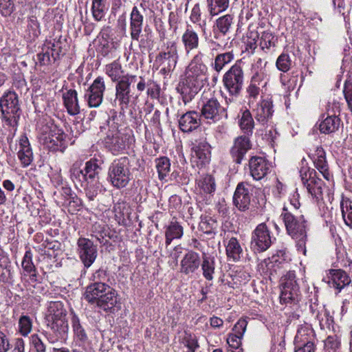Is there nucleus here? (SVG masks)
<instances>
[{
	"label": "nucleus",
	"instance_id": "a19ab883",
	"mask_svg": "<svg viewBox=\"0 0 352 352\" xmlns=\"http://www.w3.org/2000/svg\"><path fill=\"white\" fill-rule=\"evenodd\" d=\"M201 265L204 277L208 280H212L214 278L213 275L215 271L214 257L204 254Z\"/></svg>",
	"mask_w": 352,
	"mask_h": 352
},
{
	"label": "nucleus",
	"instance_id": "3c124183",
	"mask_svg": "<svg viewBox=\"0 0 352 352\" xmlns=\"http://www.w3.org/2000/svg\"><path fill=\"white\" fill-rule=\"evenodd\" d=\"M229 0H207L208 10L212 16L218 15L227 10Z\"/></svg>",
	"mask_w": 352,
	"mask_h": 352
},
{
	"label": "nucleus",
	"instance_id": "2f4dec72",
	"mask_svg": "<svg viewBox=\"0 0 352 352\" xmlns=\"http://www.w3.org/2000/svg\"><path fill=\"white\" fill-rule=\"evenodd\" d=\"M63 104L67 113L76 116L80 113L78 94L75 89H69L63 94Z\"/></svg>",
	"mask_w": 352,
	"mask_h": 352
},
{
	"label": "nucleus",
	"instance_id": "09e8293b",
	"mask_svg": "<svg viewBox=\"0 0 352 352\" xmlns=\"http://www.w3.org/2000/svg\"><path fill=\"white\" fill-rule=\"evenodd\" d=\"M315 318L318 320L321 329H329L333 322V318L331 315L330 311L323 305L320 306V311L317 312Z\"/></svg>",
	"mask_w": 352,
	"mask_h": 352
},
{
	"label": "nucleus",
	"instance_id": "f257e3e1",
	"mask_svg": "<svg viewBox=\"0 0 352 352\" xmlns=\"http://www.w3.org/2000/svg\"><path fill=\"white\" fill-rule=\"evenodd\" d=\"M47 330L43 334L51 344L63 342L67 338V311L60 301L50 302L45 316Z\"/></svg>",
	"mask_w": 352,
	"mask_h": 352
},
{
	"label": "nucleus",
	"instance_id": "a18cd8bd",
	"mask_svg": "<svg viewBox=\"0 0 352 352\" xmlns=\"http://www.w3.org/2000/svg\"><path fill=\"white\" fill-rule=\"evenodd\" d=\"M197 185L201 193L212 195L216 190L214 178L209 175L202 176L198 181Z\"/></svg>",
	"mask_w": 352,
	"mask_h": 352
},
{
	"label": "nucleus",
	"instance_id": "20e7f679",
	"mask_svg": "<svg viewBox=\"0 0 352 352\" xmlns=\"http://www.w3.org/2000/svg\"><path fill=\"white\" fill-rule=\"evenodd\" d=\"M287 233L295 241L297 251L306 255L309 223L302 214L296 215L284 207L280 214Z\"/></svg>",
	"mask_w": 352,
	"mask_h": 352
},
{
	"label": "nucleus",
	"instance_id": "423d86ee",
	"mask_svg": "<svg viewBox=\"0 0 352 352\" xmlns=\"http://www.w3.org/2000/svg\"><path fill=\"white\" fill-rule=\"evenodd\" d=\"M136 82L135 75L127 74L123 76L116 85L115 102H118L120 109V113L124 114L126 109L135 107L140 96V93H135L132 86Z\"/></svg>",
	"mask_w": 352,
	"mask_h": 352
},
{
	"label": "nucleus",
	"instance_id": "a878e982",
	"mask_svg": "<svg viewBox=\"0 0 352 352\" xmlns=\"http://www.w3.org/2000/svg\"><path fill=\"white\" fill-rule=\"evenodd\" d=\"M144 16L137 6H133L130 14V35L132 40L139 41L142 31Z\"/></svg>",
	"mask_w": 352,
	"mask_h": 352
},
{
	"label": "nucleus",
	"instance_id": "052dcab7",
	"mask_svg": "<svg viewBox=\"0 0 352 352\" xmlns=\"http://www.w3.org/2000/svg\"><path fill=\"white\" fill-rule=\"evenodd\" d=\"M19 332L23 336H27L32 328V322L28 316H21L19 320Z\"/></svg>",
	"mask_w": 352,
	"mask_h": 352
},
{
	"label": "nucleus",
	"instance_id": "864d4df0",
	"mask_svg": "<svg viewBox=\"0 0 352 352\" xmlns=\"http://www.w3.org/2000/svg\"><path fill=\"white\" fill-rule=\"evenodd\" d=\"M200 230L206 234L213 237L215 234V230L217 227V222L212 217H202L199 224Z\"/></svg>",
	"mask_w": 352,
	"mask_h": 352
},
{
	"label": "nucleus",
	"instance_id": "f8f14e48",
	"mask_svg": "<svg viewBox=\"0 0 352 352\" xmlns=\"http://www.w3.org/2000/svg\"><path fill=\"white\" fill-rule=\"evenodd\" d=\"M76 252L85 268H89L98 257V245L91 239L80 236L77 239Z\"/></svg>",
	"mask_w": 352,
	"mask_h": 352
},
{
	"label": "nucleus",
	"instance_id": "774afa93",
	"mask_svg": "<svg viewBox=\"0 0 352 352\" xmlns=\"http://www.w3.org/2000/svg\"><path fill=\"white\" fill-rule=\"evenodd\" d=\"M294 352H316V342L294 343Z\"/></svg>",
	"mask_w": 352,
	"mask_h": 352
},
{
	"label": "nucleus",
	"instance_id": "37998d69",
	"mask_svg": "<svg viewBox=\"0 0 352 352\" xmlns=\"http://www.w3.org/2000/svg\"><path fill=\"white\" fill-rule=\"evenodd\" d=\"M239 126L244 135L250 138L253 132L254 122L250 111L248 109L243 111L239 120Z\"/></svg>",
	"mask_w": 352,
	"mask_h": 352
},
{
	"label": "nucleus",
	"instance_id": "338daca9",
	"mask_svg": "<svg viewBox=\"0 0 352 352\" xmlns=\"http://www.w3.org/2000/svg\"><path fill=\"white\" fill-rule=\"evenodd\" d=\"M258 37L259 34L257 32L251 31L248 33L247 38L245 41L247 50H254L256 48Z\"/></svg>",
	"mask_w": 352,
	"mask_h": 352
},
{
	"label": "nucleus",
	"instance_id": "e2e57ef3",
	"mask_svg": "<svg viewBox=\"0 0 352 352\" xmlns=\"http://www.w3.org/2000/svg\"><path fill=\"white\" fill-rule=\"evenodd\" d=\"M14 10L13 0H0V13L3 16H10Z\"/></svg>",
	"mask_w": 352,
	"mask_h": 352
},
{
	"label": "nucleus",
	"instance_id": "49530a36",
	"mask_svg": "<svg viewBox=\"0 0 352 352\" xmlns=\"http://www.w3.org/2000/svg\"><path fill=\"white\" fill-rule=\"evenodd\" d=\"M190 20L192 23L197 24L201 28V31L205 32L207 25L206 16L202 18V13L199 3H196L192 7L190 15Z\"/></svg>",
	"mask_w": 352,
	"mask_h": 352
},
{
	"label": "nucleus",
	"instance_id": "f03ea898",
	"mask_svg": "<svg viewBox=\"0 0 352 352\" xmlns=\"http://www.w3.org/2000/svg\"><path fill=\"white\" fill-rule=\"evenodd\" d=\"M202 54L195 55L187 67L185 78L182 81L180 91L184 102L191 100L204 86L206 80L207 66L202 62Z\"/></svg>",
	"mask_w": 352,
	"mask_h": 352
},
{
	"label": "nucleus",
	"instance_id": "cd10ccee",
	"mask_svg": "<svg viewBox=\"0 0 352 352\" xmlns=\"http://www.w3.org/2000/svg\"><path fill=\"white\" fill-rule=\"evenodd\" d=\"M181 41L187 55L189 54L191 51L197 50L199 47V35L190 25L187 26L186 30L182 35Z\"/></svg>",
	"mask_w": 352,
	"mask_h": 352
},
{
	"label": "nucleus",
	"instance_id": "f3484780",
	"mask_svg": "<svg viewBox=\"0 0 352 352\" xmlns=\"http://www.w3.org/2000/svg\"><path fill=\"white\" fill-rule=\"evenodd\" d=\"M192 157L197 166L208 164L210 158V146L205 137L195 140L192 147Z\"/></svg>",
	"mask_w": 352,
	"mask_h": 352
},
{
	"label": "nucleus",
	"instance_id": "473e14b6",
	"mask_svg": "<svg viewBox=\"0 0 352 352\" xmlns=\"http://www.w3.org/2000/svg\"><path fill=\"white\" fill-rule=\"evenodd\" d=\"M17 156L23 167L28 166L33 160L32 150L26 136H22L20 139Z\"/></svg>",
	"mask_w": 352,
	"mask_h": 352
},
{
	"label": "nucleus",
	"instance_id": "7ed1b4c3",
	"mask_svg": "<svg viewBox=\"0 0 352 352\" xmlns=\"http://www.w3.org/2000/svg\"><path fill=\"white\" fill-rule=\"evenodd\" d=\"M83 296L89 304L106 312H111L114 310L118 302L117 292L105 283H92L88 285Z\"/></svg>",
	"mask_w": 352,
	"mask_h": 352
},
{
	"label": "nucleus",
	"instance_id": "58836bf2",
	"mask_svg": "<svg viewBox=\"0 0 352 352\" xmlns=\"http://www.w3.org/2000/svg\"><path fill=\"white\" fill-rule=\"evenodd\" d=\"M72 326L74 334V338L78 342V345H84L88 340L86 331L80 322L78 317L74 314L72 318Z\"/></svg>",
	"mask_w": 352,
	"mask_h": 352
},
{
	"label": "nucleus",
	"instance_id": "8fccbe9b",
	"mask_svg": "<svg viewBox=\"0 0 352 352\" xmlns=\"http://www.w3.org/2000/svg\"><path fill=\"white\" fill-rule=\"evenodd\" d=\"M340 209L345 224L352 229V200L342 198L340 201Z\"/></svg>",
	"mask_w": 352,
	"mask_h": 352
},
{
	"label": "nucleus",
	"instance_id": "72a5a7b5",
	"mask_svg": "<svg viewBox=\"0 0 352 352\" xmlns=\"http://www.w3.org/2000/svg\"><path fill=\"white\" fill-rule=\"evenodd\" d=\"M87 184H99V174L102 170L99 160L92 158L85 163L84 167Z\"/></svg>",
	"mask_w": 352,
	"mask_h": 352
},
{
	"label": "nucleus",
	"instance_id": "ddd939ff",
	"mask_svg": "<svg viewBox=\"0 0 352 352\" xmlns=\"http://www.w3.org/2000/svg\"><path fill=\"white\" fill-rule=\"evenodd\" d=\"M201 113L209 122L212 123L228 118L227 108L222 106L215 98L203 99Z\"/></svg>",
	"mask_w": 352,
	"mask_h": 352
},
{
	"label": "nucleus",
	"instance_id": "0eeeda50",
	"mask_svg": "<svg viewBox=\"0 0 352 352\" xmlns=\"http://www.w3.org/2000/svg\"><path fill=\"white\" fill-rule=\"evenodd\" d=\"M1 120L6 125L16 128L21 116L19 97L12 91H6L0 98Z\"/></svg>",
	"mask_w": 352,
	"mask_h": 352
},
{
	"label": "nucleus",
	"instance_id": "dca6fc26",
	"mask_svg": "<svg viewBox=\"0 0 352 352\" xmlns=\"http://www.w3.org/2000/svg\"><path fill=\"white\" fill-rule=\"evenodd\" d=\"M106 148L113 155H118L127 146L126 136L116 126L109 130L104 141Z\"/></svg>",
	"mask_w": 352,
	"mask_h": 352
},
{
	"label": "nucleus",
	"instance_id": "c03bdc74",
	"mask_svg": "<svg viewBox=\"0 0 352 352\" xmlns=\"http://www.w3.org/2000/svg\"><path fill=\"white\" fill-rule=\"evenodd\" d=\"M70 177L73 182L77 186H87V181L85 174L84 168H82L79 164L75 163L70 168Z\"/></svg>",
	"mask_w": 352,
	"mask_h": 352
},
{
	"label": "nucleus",
	"instance_id": "bf43d9fd",
	"mask_svg": "<svg viewBox=\"0 0 352 352\" xmlns=\"http://www.w3.org/2000/svg\"><path fill=\"white\" fill-rule=\"evenodd\" d=\"M293 61L289 54L283 52L277 58L276 62V67L283 72H288L292 67Z\"/></svg>",
	"mask_w": 352,
	"mask_h": 352
},
{
	"label": "nucleus",
	"instance_id": "7c9ffc66",
	"mask_svg": "<svg viewBox=\"0 0 352 352\" xmlns=\"http://www.w3.org/2000/svg\"><path fill=\"white\" fill-rule=\"evenodd\" d=\"M331 278L329 285L340 292L344 287L349 285L351 278L348 274L342 270H331L329 272Z\"/></svg>",
	"mask_w": 352,
	"mask_h": 352
},
{
	"label": "nucleus",
	"instance_id": "b1692460",
	"mask_svg": "<svg viewBox=\"0 0 352 352\" xmlns=\"http://www.w3.org/2000/svg\"><path fill=\"white\" fill-rule=\"evenodd\" d=\"M200 264L199 254L194 251L190 250L185 254L181 261L180 271L186 275L194 273L199 269Z\"/></svg>",
	"mask_w": 352,
	"mask_h": 352
},
{
	"label": "nucleus",
	"instance_id": "4d7b16f0",
	"mask_svg": "<svg viewBox=\"0 0 352 352\" xmlns=\"http://www.w3.org/2000/svg\"><path fill=\"white\" fill-rule=\"evenodd\" d=\"M314 162L316 168L322 174L324 178L328 179L329 174L325 158V153L322 149L317 151V157L314 159Z\"/></svg>",
	"mask_w": 352,
	"mask_h": 352
},
{
	"label": "nucleus",
	"instance_id": "6e6d98bb",
	"mask_svg": "<svg viewBox=\"0 0 352 352\" xmlns=\"http://www.w3.org/2000/svg\"><path fill=\"white\" fill-rule=\"evenodd\" d=\"M159 179L163 180L170 173V162L168 157H162L155 160Z\"/></svg>",
	"mask_w": 352,
	"mask_h": 352
},
{
	"label": "nucleus",
	"instance_id": "603ef678",
	"mask_svg": "<svg viewBox=\"0 0 352 352\" xmlns=\"http://www.w3.org/2000/svg\"><path fill=\"white\" fill-rule=\"evenodd\" d=\"M22 267L24 271L30 274L32 280H36V270L32 262V254L30 250L25 252L23 258Z\"/></svg>",
	"mask_w": 352,
	"mask_h": 352
},
{
	"label": "nucleus",
	"instance_id": "4c0bfd02",
	"mask_svg": "<svg viewBox=\"0 0 352 352\" xmlns=\"http://www.w3.org/2000/svg\"><path fill=\"white\" fill-rule=\"evenodd\" d=\"M226 252L228 259L234 262L240 261L243 254V249L235 237L229 239L226 247Z\"/></svg>",
	"mask_w": 352,
	"mask_h": 352
},
{
	"label": "nucleus",
	"instance_id": "69168bd1",
	"mask_svg": "<svg viewBox=\"0 0 352 352\" xmlns=\"http://www.w3.org/2000/svg\"><path fill=\"white\" fill-rule=\"evenodd\" d=\"M263 60L258 58V60L252 66V72L253 79L263 80L264 76L263 67Z\"/></svg>",
	"mask_w": 352,
	"mask_h": 352
},
{
	"label": "nucleus",
	"instance_id": "c756f323",
	"mask_svg": "<svg viewBox=\"0 0 352 352\" xmlns=\"http://www.w3.org/2000/svg\"><path fill=\"white\" fill-rule=\"evenodd\" d=\"M316 342L317 338L311 324L304 322L298 325L294 343Z\"/></svg>",
	"mask_w": 352,
	"mask_h": 352
},
{
	"label": "nucleus",
	"instance_id": "f704fd0d",
	"mask_svg": "<svg viewBox=\"0 0 352 352\" xmlns=\"http://www.w3.org/2000/svg\"><path fill=\"white\" fill-rule=\"evenodd\" d=\"M233 15L228 14L216 20L214 30L215 38H219L221 35L225 36L230 32L233 24Z\"/></svg>",
	"mask_w": 352,
	"mask_h": 352
},
{
	"label": "nucleus",
	"instance_id": "bb28decb",
	"mask_svg": "<svg viewBox=\"0 0 352 352\" xmlns=\"http://www.w3.org/2000/svg\"><path fill=\"white\" fill-rule=\"evenodd\" d=\"M305 186L308 192L317 201L322 199L324 183L318 177L316 171H311L309 179H308L307 184Z\"/></svg>",
	"mask_w": 352,
	"mask_h": 352
},
{
	"label": "nucleus",
	"instance_id": "79ce46f5",
	"mask_svg": "<svg viewBox=\"0 0 352 352\" xmlns=\"http://www.w3.org/2000/svg\"><path fill=\"white\" fill-rule=\"evenodd\" d=\"M261 80H262L251 78V81L246 88V98H248L249 107H252V104H254L255 102H257L261 91L259 84Z\"/></svg>",
	"mask_w": 352,
	"mask_h": 352
},
{
	"label": "nucleus",
	"instance_id": "680f3d73",
	"mask_svg": "<svg viewBox=\"0 0 352 352\" xmlns=\"http://www.w3.org/2000/svg\"><path fill=\"white\" fill-rule=\"evenodd\" d=\"M277 38H275L274 34L269 31H265L262 33L261 36V42L260 45L261 47L264 49H270L271 47L275 46V43L276 42Z\"/></svg>",
	"mask_w": 352,
	"mask_h": 352
},
{
	"label": "nucleus",
	"instance_id": "6ab92c4d",
	"mask_svg": "<svg viewBox=\"0 0 352 352\" xmlns=\"http://www.w3.org/2000/svg\"><path fill=\"white\" fill-rule=\"evenodd\" d=\"M249 169L251 176L255 180H261L271 172L272 165L265 157L252 156L249 160Z\"/></svg>",
	"mask_w": 352,
	"mask_h": 352
},
{
	"label": "nucleus",
	"instance_id": "5701e85b",
	"mask_svg": "<svg viewBox=\"0 0 352 352\" xmlns=\"http://www.w3.org/2000/svg\"><path fill=\"white\" fill-rule=\"evenodd\" d=\"M179 128L184 133H190L200 126L199 115L197 112L188 111L181 116L179 119Z\"/></svg>",
	"mask_w": 352,
	"mask_h": 352
},
{
	"label": "nucleus",
	"instance_id": "393cba45",
	"mask_svg": "<svg viewBox=\"0 0 352 352\" xmlns=\"http://www.w3.org/2000/svg\"><path fill=\"white\" fill-rule=\"evenodd\" d=\"M60 52L54 43L45 45L41 52L37 54V60L41 65H48L59 58Z\"/></svg>",
	"mask_w": 352,
	"mask_h": 352
},
{
	"label": "nucleus",
	"instance_id": "5fc2aeb1",
	"mask_svg": "<svg viewBox=\"0 0 352 352\" xmlns=\"http://www.w3.org/2000/svg\"><path fill=\"white\" fill-rule=\"evenodd\" d=\"M106 74L113 82H118L124 76L121 64L118 61H113L106 66Z\"/></svg>",
	"mask_w": 352,
	"mask_h": 352
},
{
	"label": "nucleus",
	"instance_id": "4468645a",
	"mask_svg": "<svg viewBox=\"0 0 352 352\" xmlns=\"http://www.w3.org/2000/svg\"><path fill=\"white\" fill-rule=\"evenodd\" d=\"M67 135L56 125L50 127V133L43 139V145L52 152H63L67 147Z\"/></svg>",
	"mask_w": 352,
	"mask_h": 352
},
{
	"label": "nucleus",
	"instance_id": "13d9d810",
	"mask_svg": "<svg viewBox=\"0 0 352 352\" xmlns=\"http://www.w3.org/2000/svg\"><path fill=\"white\" fill-rule=\"evenodd\" d=\"M27 32L31 39L37 38L41 33L40 24L36 16H31L28 19Z\"/></svg>",
	"mask_w": 352,
	"mask_h": 352
},
{
	"label": "nucleus",
	"instance_id": "9d476101",
	"mask_svg": "<svg viewBox=\"0 0 352 352\" xmlns=\"http://www.w3.org/2000/svg\"><path fill=\"white\" fill-rule=\"evenodd\" d=\"M178 59L177 43L175 41H167L156 56L155 60L162 66L160 72L168 75L175 70Z\"/></svg>",
	"mask_w": 352,
	"mask_h": 352
},
{
	"label": "nucleus",
	"instance_id": "39448f33",
	"mask_svg": "<svg viewBox=\"0 0 352 352\" xmlns=\"http://www.w3.org/2000/svg\"><path fill=\"white\" fill-rule=\"evenodd\" d=\"M135 158L131 156H123L115 159L109 165L107 173V181L116 189H122L128 186L133 179L131 172Z\"/></svg>",
	"mask_w": 352,
	"mask_h": 352
},
{
	"label": "nucleus",
	"instance_id": "6e6552de",
	"mask_svg": "<svg viewBox=\"0 0 352 352\" xmlns=\"http://www.w3.org/2000/svg\"><path fill=\"white\" fill-rule=\"evenodd\" d=\"M300 299V292L294 271L289 270L280 279V302L281 304L296 305Z\"/></svg>",
	"mask_w": 352,
	"mask_h": 352
},
{
	"label": "nucleus",
	"instance_id": "de8ad7c7",
	"mask_svg": "<svg viewBox=\"0 0 352 352\" xmlns=\"http://www.w3.org/2000/svg\"><path fill=\"white\" fill-rule=\"evenodd\" d=\"M234 57L232 52L219 54L215 57L214 63L212 64V67L219 74L226 65L232 61Z\"/></svg>",
	"mask_w": 352,
	"mask_h": 352
},
{
	"label": "nucleus",
	"instance_id": "e433bc0d",
	"mask_svg": "<svg viewBox=\"0 0 352 352\" xmlns=\"http://www.w3.org/2000/svg\"><path fill=\"white\" fill-rule=\"evenodd\" d=\"M184 234L183 227L175 219L172 221L167 226L165 230L166 245H169L173 239L182 238Z\"/></svg>",
	"mask_w": 352,
	"mask_h": 352
},
{
	"label": "nucleus",
	"instance_id": "aec40b11",
	"mask_svg": "<svg viewBox=\"0 0 352 352\" xmlns=\"http://www.w3.org/2000/svg\"><path fill=\"white\" fill-rule=\"evenodd\" d=\"M254 113L256 120L265 124L272 116L274 113L273 102L270 97H261L259 102H255L250 107Z\"/></svg>",
	"mask_w": 352,
	"mask_h": 352
},
{
	"label": "nucleus",
	"instance_id": "c85d7f7f",
	"mask_svg": "<svg viewBox=\"0 0 352 352\" xmlns=\"http://www.w3.org/2000/svg\"><path fill=\"white\" fill-rule=\"evenodd\" d=\"M272 259L271 265H267V269L270 271V276L281 274V270L287 269L289 265V262L291 261L286 252L283 250L279 251L277 255L273 256Z\"/></svg>",
	"mask_w": 352,
	"mask_h": 352
},
{
	"label": "nucleus",
	"instance_id": "2eb2a0df",
	"mask_svg": "<svg viewBox=\"0 0 352 352\" xmlns=\"http://www.w3.org/2000/svg\"><path fill=\"white\" fill-rule=\"evenodd\" d=\"M106 89L104 78L98 76L86 90L84 98L89 107H98L102 102Z\"/></svg>",
	"mask_w": 352,
	"mask_h": 352
},
{
	"label": "nucleus",
	"instance_id": "0e129e2a",
	"mask_svg": "<svg viewBox=\"0 0 352 352\" xmlns=\"http://www.w3.org/2000/svg\"><path fill=\"white\" fill-rule=\"evenodd\" d=\"M183 343L188 349V352H195V350L199 347L197 338L190 333L185 334Z\"/></svg>",
	"mask_w": 352,
	"mask_h": 352
},
{
	"label": "nucleus",
	"instance_id": "412c9836",
	"mask_svg": "<svg viewBox=\"0 0 352 352\" xmlns=\"http://www.w3.org/2000/svg\"><path fill=\"white\" fill-rule=\"evenodd\" d=\"M250 185L248 183L240 182L235 190L233 196L234 206L241 211H245L249 208L251 200Z\"/></svg>",
	"mask_w": 352,
	"mask_h": 352
},
{
	"label": "nucleus",
	"instance_id": "c9c22d12",
	"mask_svg": "<svg viewBox=\"0 0 352 352\" xmlns=\"http://www.w3.org/2000/svg\"><path fill=\"white\" fill-rule=\"evenodd\" d=\"M340 124L341 120L338 116L329 114V116L320 122L319 129L322 133L331 134L339 129Z\"/></svg>",
	"mask_w": 352,
	"mask_h": 352
},
{
	"label": "nucleus",
	"instance_id": "ea45409f",
	"mask_svg": "<svg viewBox=\"0 0 352 352\" xmlns=\"http://www.w3.org/2000/svg\"><path fill=\"white\" fill-rule=\"evenodd\" d=\"M108 10L107 0H92L91 12L96 21L104 19Z\"/></svg>",
	"mask_w": 352,
	"mask_h": 352
},
{
	"label": "nucleus",
	"instance_id": "1a4fd4ad",
	"mask_svg": "<svg viewBox=\"0 0 352 352\" xmlns=\"http://www.w3.org/2000/svg\"><path fill=\"white\" fill-rule=\"evenodd\" d=\"M244 73L241 60H237L223 75V82L230 96L238 97L242 90Z\"/></svg>",
	"mask_w": 352,
	"mask_h": 352
},
{
	"label": "nucleus",
	"instance_id": "a211bd4d",
	"mask_svg": "<svg viewBox=\"0 0 352 352\" xmlns=\"http://www.w3.org/2000/svg\"><path fill=\"white\" fill-rule=\"evenodd\" d=\"M251 148L252 143L249 137L240 135L236 138L230 150V154L233 162L236 164H241L246 153Z\"/></svg>",
	"mask_w": 352,
	"mask_h": 352
},
{
	"label": "nucleus",
	"instance_id": "9b49d317",
	"mask_svg": "<svg viewBox=\"0 0 352 352\" xmlns=\"http://www.w3.org/2000/svg\"><path fill=\"white\" fill-rule=\"evenodd\" d=\"M276 239L264 223L258 224L251 235L250 248L254 253H261L268 250Z\"/></svg>",
	"mask_w": 352,
	"mask_h": 352
},
{
	"label": "nucleus",
	"instance_id": "4be33fe9",
	"mask_svg": "<svg viewBox=\"0 0 352 352\" xmlns=\"http://www.w3.org/2000/svg\"><path fill=\"white\" fill-rule=\"evenodd\" d=\"M136 82L137 91L140 92V94L145 89H146V94L148 96L154 99L159 98L160 93V87L153 80L145 78L144 76H136Z\"/></svg>",
	"mask_w": 352,
	"mask_h": 352
}]
</instances>
